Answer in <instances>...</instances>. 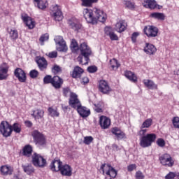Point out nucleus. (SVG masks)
Here are the masks:
<instances>
[{
  "instance_id": "obj_56",
  "label": "nucleus",
  "mask_w": 179,
  "mask_h": 179,
  "mask_svg": "<svg viewBox=\"0 0 179 179\" xmlns=\"http://www.w3.org/2000/svg\"><path fill=\"white\" fill-rule=\"evenodd\" d=\"M138 36H139V32L133 33L131 35V41L136 43V38H138Z\"/></svg>"
},
{
  "instance_id": "obj_57",
  "label": "nucleus",
  "mask_w": 179,
  "mask_h": 179,
  "mask_svg": "<svg viewBox=\"0 0 179 179\" xmlns=\"http://www.w3.org/2000/svg\"><path fill=\"white\" fill-rule=\"evenodd\" d=\"M135 169H136V164H131V165H129L127 167L128 171H134V170H135Z\"/></svg>"
},
{
  "instance_id": "obj_35",
  "label": "nucleus",
  "mask_w": 179,
  "mask_h": 179,
  "mask_svg": "<svg viewBox=\"0 0 179 179\" xmlns=\"http://www.w3.org/2000/svg\"><path fill=\"white\" fill-rule=\"evenodd\" d=\"M99 0H81L82 6H85L87 8H90L93 5V3H96Z\"/></svg>"
},
{
  "instance_id": "obj_2",
  "label": "nucleus",
  "mask_w": 179,
  "mask_h": 179,
  "mask_svg": "<svg viewBox=\"0 0 179 179\" xmlns=\"http://www.w3.org/2000/svg\"><path fill=\"white\" fill-rule=\"evenodd\" d=\"M69 106H71L72 108L77 110V112L80 117H83V118H86L90 115V110L85 106H82V103L76 94H73L71 95Z\"/></svg>"
},
{
  "instance_id": "obj_14",
  "label": "nucleus",
  "mask_w": 179,
  "mask_h": 179,
  "mask_svg": "<svg viewBox=\"0 0 179 179\" xmlns=\"http://www.w3.org/2000/svg\"><path fill=\"white\" fill-rule=\"evenodd\" d=\"M143 6L148 9H156V8H157V9H162V6L157 5L156 0H145L143 2Z\"/></svg>"
},
{
  "instance_id": "obj_26",
  "label": "nucleus",
  "mask_w": 179,
  "mask_h": 179,
  "mask_svg": "<svg viewBox=\"0 0 179 179\" xmlns=\"http://www.w3.org/2000/svg\"><path fill=\"white\" fill-rule=\"evenodd\" d=\"M115 31L117 33H122L127 30V23L124 21H119L116 23L115 27Z\"/></svg>"
},
{
  "instance_id": "obj_13",
  "label": "nucleus",
  "mask_w": 179,
  "mask_h": 179,
  "mask_svg": "<svg viewBox=\"0 0 179 179\" xmlns=\"http://www.w3.org/2000/svg\"><path fill=\"white\" fill-rule=\"evenodd\" d=\"M104 33L112 41H118V36L114 32V30H113V28L110 27H106L104 29Z\"/></svg>"
},
{
  "instance_id": "obj_20",
  "label": "nucleus",
  "mask_w": 179,
  "mask_h": 179,
  "mask_svg": "<svg viewBox=\"0 0 179 179\" xmlns=\"http://www.w3.org/2000/svg\"><path fill=\"white\" fill-rule=\"evenodd\" d=\"M59 171L62 176H64L66 177H71V176H72V168L68 164L62 165Z\"/></svg>"
},
{
  "instance_id": "obj_46",
  "label": "nucleus",
  "mask_w": 179,
  "mask_h": 179,
  "mask_svg": "<svg viewBox=\"0 0 179 179\" xmlns=\"http://www.w3.org/2000/svg\"><path fill=\"white\" fill-rule=\"evenodd\" d=\"M43 83L48 85V83H52V77L50 75H48L43 78Z\"/></svg>"
},
{
  "instance_id": "obj_63",
  "label": "nucleus",
  "mask_w": 179,
  "mask_h": 179,
  "mask_svg": "<svg viewBox=\"0 0 179 179\" xmlns=\"http://www.w3.org/2000/svg\"><path fill=\"white\" fill-rule=\"evenodd\" d=\"M14 179H19V176L14 175Z\"/></svg>"
},
{
  "instance_id": "obj_9",
  "label": "nucleus",
  "mask_w": 179,
  "mask_h": 179,
  "mask_svg": "<svg viewBox=\"0 0 179 179\" xmlns=\"http://www.w3.org/2000/svg\"><path fill=\"white\" fill-rule=\"evenodd\" d=\"M144 34L149 38L157 37L159 29L153 25L145 26L143 29Z\"/></svg>"
},
{
  "instance_id": "obj_59",
  "label": "nucleus",
  "mask_w": 179,
  "mask_h": 179,
  "mask_svg": "<svg viewBox=\"0 0 179 179\" xmlns=\"http://www.w3.org/2000/svg\"><path fill=\"white\" fill-rule=\"evenodd\" d=\"M81 83H83V85L89 83V78L87 77L83 78L81 80Z\"/></svg>"
},
{
  "instance_id": "obj_19",
  "label": "nucleus",
  "mask_w": 179,
  "mask_h": 179,
  "mask_svg": "<svg viewBox=\"0 0 179 179\" xmlns=\"http://www.w3.org/2000/svg\"><path fill=\"white\" fill-rule=\"evenodd\" d=\"M99 124L101 128L103 129H107L111 125V120L106 116H101L99 117Z\"/></svg>"
},
{
  "instance_id": "obj_28",
  "label": "nucleus",
  "mask_w": 179,
  "mask_h": 179,
  "mask_svg": "<svg viewBox=\"0 0 179 179\" xmlns=\"http://www.w3.org/2000/svg\"><path fill=\"white\" fill-rule=\"evenodd\" d=\"M111 132L113 134V135H115L118 140L124 139V138H125V133L121 131V129H120L118 127H113Z\"/></svg>"
},
{
  "instance_id": "obj_52",
  "label": "nucleus",
  "mask_w": 179,
  "mask_h": 179,
  "mask_svg": "<svg viewBox=\"0 0 179 179\" xmlns=\"http://www.w3.org/2000/svg\"><path fill=\"white\" fill-rule=\"evenodd\" d=\"M29 76L32 79H36L38 76V71L37 70H31L29 72Z\"/></svg>"
},
{
  "instance_id": "obj_6",
  "label": "nucleus",
  "mask_w": 179,
  "mask_h": 179,
  "mask_svg": "<svg viewBox=\"0 0 179 179\" xmlns=\"http://www.w3.org/2000/svg\"><path fill=\"white\" fill-rule=\"evenodd\" d=\"M50 15L56 22H61L64 19L61 7L58 5H52L50 7Z\"/></svg>"
},
{
  "instance_id": "obj_36",
  "label": "nucleus",
  "mask_w": 179,
  "mask_h": 179,
  "mask_svg": "<svg viewBox=\"0 0 179 179\" xmlns=\"http://www.w3.org/2000/svg\"><path fill=\"white\" fill-rule=\"evenodd\" d=\"M8 34L11 40H16L19 37V33L15 29H11L10 31H8Z\"/></svg>"
},
{
  "instance_id": "obj_42",
  "label": "nucleus",
  "mask_w": 179,
  "mask_h": 179,
  "mask_svg": "<svg viewBox=\"0 0 179 179\" xmlns=\"http://www.w3.org/2000/svg\"><path fill=\"white\" fill-rule=\"evenodd\" d=\"M70 47L73 52H76L80 48V47L78 45V42H76V41L74 39L71 41Z\"/></svg>"
},
{
  "instance_id": "obj_21",
  "label": "nucleus",
  "mask_w": 179,
  "mask_h": 179,
  "mask_svg": "<svg viewBox=\"0 0 179 179\" xmlns=\"http://www.w3.org/2000/svg\"><path fill=\"white\" fill-rule=\"evenodd\" d=\"M50 167L52 171L58 172L61 170V167H62V162L59 159H55L52 161Z\"/></svg>"
},
{
  "instance_id": "obj_11",
  "label": "nucleus",
  "mask_w": 179,
  "mask_h": 179,
  "mask_svg": "<svg viewBox=\"0 0 179 179\" xmlns=\"http://www.w3.org/2000/svg\"><path fill=\"white\" fill-rule=\"evenodd\" d=\"M55 41L58 45L57 48V51L64 52L68 50V47H66V43H65V41H64V38L62 36H56L55 38Z\"/></svg>"
},
{
  "instance_id": "obj_7",
  "label": "nucleus",
  "mask_w": 179,
  "mask_h": 179,
  "mask_svg": "<svg viewBox=\"0 0 179 179\" xmlns=\"http://www.w3.org/2000/svg\"><path fill=\"white\" fill-rule=\"evenodd\" d=\"M12 125L6 121H2L0 124V133L4 138H9L12 135Z\"/></svg>"
},
{
  "instance_id": "obj_61",
  "label": "nucleus",
  "mask_w": 179,
  "mask_h": 179,
  "mask_svg": "<svg viewBox=\"0 0 179 179\" xmlns=\"http://www.w3.org/2000/svg\"><path fill=\"white\" fill-rule=\"evenodd\" d=\"M113 150H118V145H117V144H113Z\"/></svg>"
},
{
  "instance_id": "obj_4",
  "label": "nucleus",
  "mask_w": 179,
  "mask_h": 179,
  "mask_svg": "<svg viewBox=\"0 0 179 179\" xmlns=\"http://www.w3.org/2000/svg\"><path fill=\"white\" fill-rule=\"evenodd\" d=\"M79 50L80 51V55L78 57L77 60L82 65H87L89 64V57L92 55L90 47L87 45V43L84 42L80 44Z\"/></svg>"
},
{
  "instance_id": "obj_31",
  "label": "nucleus",
  "mask_w": 179,
  "mask_h": 179,
  "mask_svg": "<svg viewBox=\"0 0 179 179\" xmlns=\"http://www.w3.org/2000/svg\"><path fill=\"white\" fill-rule=\"evenodd\" d=\"M143 84L148 89H150L151 90L157 89V85L152 80H143Z\"/></svg>"
},
{
  "instance_id": "obj_18",
  "label": "nucleus",
  "mask_w": 179,
  "mask_h": 179,
  "mask_svg": "<svg viewBox=\"0 0 179 179\" xmlns=\"http://www.w3.org/2000/svg\"><path fill=\"white\" fill-rule=\"evenodd\" d=\"M9 66L6 63L0 66V80H5L8 78Z\"/></svg>"
},
{
  "instance_id": "obj_58",
  "label": "nucleus",
  "mask_w": 179,
  "mask_h": 179,
  "mask_svg": "<svg viewBox=\"0 0 179 179\" xmlns=\"http://www.w3.org/2000/svg\"><path fill=\"white\" fill-rule=\"evenodd\" d=\"M57 55H58V53H57V52H52L49 53L50 58H57Z\"/></svg>"
},
{
  "instance_id": "obj_33",
  "label": "nucleus",
  "mask_w": 179,
  "mask_h": 179,
  "mask_svg": "<svg viewBox=\"0 0 179 179\" xmlns=\"http://www.w3.org/2000/svg\"><path fill=\"white\" fill-rule=\"evenodd\" d=\"M124 76H126V78L129 79V80H131V82L135 83L138 80V78L136 77L135 73L129 71L125 72Z\"/></svg>"
},
{
  "instance_id": "obj_47",
  "label": "nucleus",
  "mask_w": 179,
  "mask_h": 179,
  "mask_svg": "<svg viewBox=\"0 0 179 179\" xmlns=\"http://www.w3.org/2000/svg\"><path fill=\"white\" fill-rule=\"evenodd\" d=\"M157 145L159 146V148H164L166 146V141L163 138H158L157 140Z\"/></svg>"
},
{
  "instance_id": "obj_49",
  "label": "nucleus",
  "mask_w": 179,
  "mask_h": 179,
  "mask_svg": "<svg viewBox=\"0 0 179 179\" xmlns=\"http://www.w3.org/2000/svg\"><path fill=\"white\" fill-rule=\"evenodd\" d=\"M135 178L136 179H145V175L143 174V173H142V171H138L136 172Z\"/></svg>"
},
{
  "instance_id": "obj_60",
  "label": "nucleus",
  "mask_w": 179,
  "mask_h": 179,
  "mask_svg": "<svg viewBox=\"0 0 179 179\" xmlns=\"http://www.w3.org/2000/svg\"><path fill=\"white\" fill-rule=\"evenodd\" d=\"M25 124H26L27 127H31V126L33 125V124L31 123V122H30V121H29V120L25 121Z\"/></svg>"
},
{
  "instance_id": "obj_50",
  "label": "nucleus",
  "mask_w": 179,
  "mask_h": 179,
  "mask_svg": "<svg viewBox=\"0 0 179 179\" xmlns=\"http://www.w3.org/2000/svg\"><path fill=\"white\" fill-rule=\"evenodd\" d=\"M172 122L174 128L179 129V117H173Z\"/></svg>"
},
{
  "instance_id": "obj_40",
  "label": "nucleus",
  "mask_w": 179,
  "mask_h": 179,
  "mask_svg": "<svg viewBox=\"0 0 179 179\" xmlns=\"http://www.w3.org/2000/svg\"><path fill=\"white\" fill-rule=\"evenodd\" d=\"M110 66L113 71H117L118 68H120V64H118V61L115 59H110Z\"/></svg>"
},
{
  "instance_id": "obj_55",
  "label": "nucleus",
  "mask_w": 179,
  "mask_h": 179,
  "mask_svg": "<svg viewBox=\"0 0 179 179\" xmlns=\"http://www.w3.org/2000/svg\"><path fill=\"white\" fill-rule=\"evenodd\" d=\"M87 71L90 73H94V72H97V67L96 66H90L87 68Z\"/></svg>"
},
{
  "instance_id": "obj_51",
  "label": "nucleus",
  "mask_w": 179,
  "mask_h": 179,
  "mask_svg": "<svg viewBox=\"0 0 179 179\" xmlns=\"http://www.w3.org/2000/svg\"><path fill=\"white\" fill-rule=\"evenodd\" d=\"M84 143L85 145H90V143H92V142H93V137L92 136H85L84 138Z\"/></svg>"
},
{
  "instance_id": "obj_25",
  "label": "nucleus",
  "mask_w": 179,
  "mask_h": 179,
  "mask_svg": "<svg viewBox=\"0 0 179 179\" xmlns=\"http://www.w3.org/2000/svg\"><path fill=\"white\" fill-rule=\"evenodd\" d=\"M62 83H64V80H62V78H60L59 76H55L52 78V86H53L55 89H60L61 86H62Z\"/></svg>"
},
{
  "instance_id": "obj_16",
  "label": "nucleus",
  "mask_w": 179,
  "mask_h": 179,
  "mask_svg": "<svg viewBox=\"0 0 179 179\" xmlns=\"http://www.w3.org/2000/svg\"><path fill=\"white\" fill-rule=\"evenodd\" d=\"M14 75L17 78L18 80L21 83L26 82V73L20 69L17 68L14 71Z\"/></svg>"
},
{
  "instance_id": "obj_29",
  "label": "nucleus",
  "mask_w": 179,
  "mask_h": 179,
  "mask_svg": "<svg viewBox=\"0 0 179 179\" xmlns=\"http://www.w3.org/2000/svg\"><path fill=\"white\" fill-rule=\"evenodd\" d=\"M35 6H38V9H45L48 6L47 0H33Z\"/></svg>"
},
{
  "instance_id": "obj_39",
  "label": "nucleus",
  "mask_w": 179,
  "mask_h": 179,
  "mask_svg": "<svg viewBox=\"0 0 179 179\" xmlns=\"http://www.w3.org/2000/svg\"><path fill=\"white\" fill-rule=\"evenodd\" d=\"M153 122V120L151 118H148L145 120L143 124H141V129H143V128H150Z\"/></svg>"
},
{
  "instance_id": "obj_45",
  "label": "nucleus",
  "mask_w": 179,
  "mask_h": 179,
  "mask_svg": "<svg viewBox=\"0 0 179 179\" xmlns=\"http://www.w3.org/2000/svg\"><path fill=\"white\" fill-rule=\"evenodd\" d=\"M48 38H50L48 34H45L42 35L39 39L41 44L42 45H44V41H48Z\"/></svg>"
},
{
  "instance_id": "obj_24",
  "label": "nucleus",
  "mask_w": 179,
  "mask_h": 179,
  "mask_svg": "<svg viewBox=\"0 0 179 179\" xmlns=\"http://www.w3.org/2000/svg\"><path fill=\"white\" fill-rule=\"evenodd\" d=\"M35 121H38V120H43L44 117V110L41 109H34L31 114Z\"/></svg>"
},
{
  "instance_id": "obj_53",
  "label": "nucleus",
  "mask_w": 179,
  "mask_h": 179,
  "mask_svg": "<svg viewBox=\"0 0 179 179\" xmlns=\"http://www.w3.org/2000/svg\"><path fill=\"white\" fill-rule=\"evenodd\" d=\"M124 5L127 8H129V9H134L135 6L134 3L131 2L130 1H124Z\"/></svg>"
},
{
  "instance_id": "obj_5",
  "label": "nucleus",
  "mask_w": 179,
  "mask_h": 179,
  "mask_svg": "<svg viewBox=\"0 0 179 179\" xmlns=\"http://www.w3.org/2000/svg\"><path fill=\"white\" fill-rule=\"evenodd\" d=\"M31 162L35 167H39L40 169H44L47 166V160L40 154L34 153L32 155Z\"/></svg>"
},
{
  "instance_id": "obj_3",
  "label": "nucleus",
  "mask_w": 179,
  "mask_h": 179,
  "mask_svg": "<svg viewBox=\"0 0 179 179\" xmlns=\"http://www.w3.org/2000/svg\"><path fill=\"white\" fill-rule=\"evenodd\" d=\"M148 129H141L138 132V135L140 136L139 145L141 148H149L152 146V143L156 141L157 136L155 134H147Z\"/></svg>"
},
{
  "instance_id": "obj_37",
  "label": "nucleus",
  "mask_w": 179,
  "mask_h": 179,
  "mask_svg": "<svg viewBox=\"0 0 179 179\" xmlns=\"http://www.w3.org/2000/svg\"><path fill=\"white\" fill-rule=\"evenodd\" d=\"M31 152H33V148L30 145H26L23 149V155L27 157H30Z\"/></svg>"
},
{
  "instance_id": "obj_38",
  "label": "nucleus",
  "mask_w": 179,
  "mask_h": 179,
  "mask_svg": "<svg viewBox=\"0 0 179 179\" xmlns=\"http://www.w3.org/2000/svg\"><path fill=\"white\" fill-rule=\"evenodd\" d=\"M63 94L65 97H68L69 96H70L69 101H69H71L72 95L76 94V93L71 92V89H69V87H66V88L63 89Z\"/></svg>"
},
{
  "instance_id": "obj_32",
  "label": "nucleus",
  "mask_w": 179,
  "mask_h": 179,
  "mask_svg": "<svg viewBox=\"0 0 179 179\" xmlns=\"http://www.w3.org/2000/svg\"><path fill=\"white\" fill-rule=\"evenodd\" d=\"M150 17H151L152 19H156L157 20L161 21H163L164 19H166V15L163 13H152L150 15Z\"/></svg>"
},
{
  "instance_id": "obj_23",
  "label": "nucleus",
  "mask_w": 179,
  "mask_h": 179,
  "mask_svg": "<svg viewBox=\"0 0 179 179\" xmlns=\"http://www.w3.org/2000/svg\"><path fill=\"white\" fill-rule=\"evenodd\" d=\"M0 171L2 176H12L13 174V168L10 166L3 165L1 166Z\"/></svg>"
},
{
  "instance_id": "obj_44",
  "label": "nucleus",
  "mask_w": 179,
  "mask_h": 179,
  "mask_svg": "<svg viewBox=\"0 0 179 179\" xmlns=\"http://www.w3.org/2000/svg\"><path fill=\"white\" fill-rule=\"evenodd\" d=\"M95 106V111H96V113H102L103 112V108L104 107V103H103L102 102L99 103Z\"/></svg>"
},
{
  "instance_id": "obj_43",
  "label": "nucleus",
  "mask_w": 179,
  "mask_h": 179,
  "mask_svg": "<svg viewBox=\"0 0 179 179\" xmlns=\"http://www.w3.org/2000/svg\"><path fill=\"white\" fill-rule=\"evenodd\" d=\"M48 113L50 117H59V113L55 108L50 107L48 108Z\"/></svg>"
},
{
  "instance_id": "obj_34",
  "label": "nucleus",
  "mask_w": 179,
  "mask_h": 179,
  "mask_svg": "<svg viewBox=\"0 0 179 179\" xmlns=\"http://www.w3.org/2000/svg\"><path fill=\"white\" fill-rule=\"evenodd\" d=\"M22 169L26 173V174H28V176H30V174H33L34 172V167L31 164L28 165H22Z\"/></svg>"
},
{
  "instance_id": "obj_41",
  "label": "nucleus",
  "mask_w": 179,
  "mask_h": 179,
  "mask_svg": "<svg viewBox=\"0 0 179 179\" xmlns=\"http://www.w3.org/2000/svg\"><path fill=\"white\" fill-rule=\"evenodd\" d=\"M12 127V130L15 132V134H20L22 131V125L19 123H14Z\"/></svg>"
},
{
  "instance_id": "obj_1",
  "label": "nucleus",
  "mask_w": 179,
  "mask_h": 179,
  "mask_svg": "<svg viewBox=\"0 0 179 179\" xmlns=\"http://www.w3.org/2000/svg\"><path fill=\"white\" fill-rule=\"evenodd\" d=\"M83 16L86 22L91 24H97V22L104 23L107 19V14L99 8H84Z\"/></svg>"
},
{
  "instance_id": "obj_22",
  "label": "nucleus",
  "mask_w": 179,
  "mask_h": 179,
  "mask_svg": "<svg viewBox=\"0 0 179 179\" xmlns=\"http://www.w3.org/2000/svg\"><path fill=\"white\" fill-rule=\"evenodd\" d=\"M22 19L25 24L27 26L28 29H34L36 26V22L31 19V17L27 16V15H22Z\"/></svg>"
},
{
  "instance_id": "obj_62",
  "label": "nucleus",
  "mask_w": 179,
  "mask_h": 179,
  "mask_svg": "<svg viewBox=\"0 0 179 179\" xmlns=\"http://www.w3.org/2000/svg\"><path fill=\"white\" fill-rule=\"evenodd\" d=\"M175 179H179V173L178 172L176 173V175L175 176Z\"/></svg>"
},
{
  "instance_id": "obj_30",
  "label": "nucleus",
  "mask_w": 179,
  "mask_h": 179,
  "mask_svg": "<svg viewBox=\"0 0 179 179\" xmlns=\"http://www.w3.org/2000/svg\"><path fill=\"white\" fill-rule=\"evenodd\" d=\"M38 68L41 71H44L45 69H47V60L44 57H40L36 61Z\"/></svg>"
},
{
  "instance_id": "obj_8",
  "label": "nucleus",
  "mask_w": 179,
  "mask_h": 179,
  "mask_svg": "<svg viewBox=\"0 0 179 179\" xmlns=\"http://www.w3.org/2000/svg\"><path fill=\"white\" fill-rule=\"evenodd\" d=\"M159 162L162 166L173 167L174 166V159L169 154H164L159 157Z\"/></svg>"
},
{
  "instance_id": "obj_27",
  "label": "nucleus",
  "mask_w": 179,
  "mask_h": 179,
  "mask_svg": "<svg viewBox=\"0 0 179 179\" xmlns=\"http://www.w3.org/2000/svg\"><path fill=\"white\" fill-rule=\"evenodd\" d=\"M83 72V69L79 67V66H76V67H74L73 73L71 74L72 78H73L74 79H79L82 76Z\"/></svg>"
},
{
  "instance_id": "obj_54",
  "label": "nucleus",
  "mask_w": 179,
  "mask_h": 179,
  "mask_svg": "<svg viewBox=\"0 0 179 179\" xmlns=\"http://www.w3.org/2000/svg\"><path fill=\"white\" fill-rule=\"evenodd\" d=\"M53 73H55V75H57V73H59V72H61V67H59V66L58 65H55L52 69Z\"/></svg>"
},
{
  "instance_id": "obj_12",
  "label": "nucleus",
  "mask_w": 179,
  "mask_h": 179,
  "mask_svg": "<svg viewBox=\"0 0 179 179\" xmlns=\"http://www.w3.org/2000/svg\"><path fill=\"white\" fill-rule=\"evenodd\" d=\"M99 90L101 93H103V94H108L112 90L107 81L101 80L99 83Z\"/></svg>"
},
{
  "instance_id": "obj_10",
  "label": "nucleus",
  "mask_w": 179,
  "mask_h": 179,
  "mask_svg": "<svg viewBox=\"0 0 179 179\" xmlns=\"http://www.w3.org/2000/svg\"><path fill=\"white\" fill-rule=\"evenodd\" d=\"M32 136L36 142V145L39 148L45 145V138H44V136L38 131L34 130L32 132Z\"/></svg>"
},
{
  "instance_id": "obj_48",
  "label": "nucleus",
  "mask_w": 179,
  "mask_h": 179,
  "mask_svg": "<svg viewBox=\"0 0 179 179\" xmlns=\"http://www.w3.org/2000/svg\"><path fill=\"white\" fill-rule=\"evenodd\" d=\"M177 172H169L166 176L165 179H176Z\"/></svg>"
},
{
  "instance_id": "obj_15",
  "label": "nucleus",
  "mask_w": 179,
  "mask_h": 179,
  "mask_svg": "<svg viewBox=\"0 0 179 179\" xmlns=\"http://www.w3.org/2000/svg\"><path fill=\"white\" fill-rule=\"evenodd\" d=\"M143 51L145 52V54H147V55H155L157 51V49L155 45L146 43Z\"/></svg>"
},
{
  "instance_id": "obj_17",
  "label": "nucleus",
  "mask_w": 179,
  "mask_h": 179,
  "mask_svg": "<svg viewBox=\"0 0 179 179\" xmlns=\"http://www.w3.org/2000/svg\"><path fill=\"white\" fill-rule=\"evenodd\" d=\"M68 24L70 26L71 29L75 30V31H78L82 28V24H80V23H79V21H78V20L76 18L69 20Z\"/></svg>"
}]
</instances>
